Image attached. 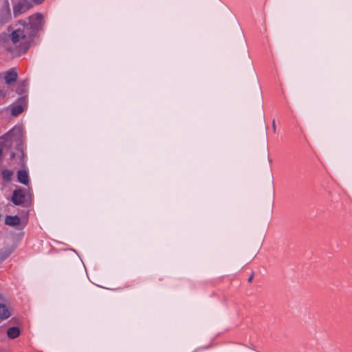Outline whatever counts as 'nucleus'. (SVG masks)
I'll return each mask as SVG.
<instances>
[{
    "label": "nucleus",
    "mask_w": 352,
    "mask_h": 352,
    "mask_svg": "<svg viewBox=\"0 0 352 352\" xmlns=\"http://www.w3.org/2000/svg\"><path fill=\"white\" fill-rule=\"evenodd\" d=\"M22 131L20 127H14L8 133L0 138V144L10 147L13 142L16 143L15 151L11 153V159L21 167L25 166L26 155L24 153V145L22 141Z\"/></svg>",
    "instance_id": "obj_1"
},
{
    "label": "nucleus",
    "mask_w": 352,
    "mask_h": 352,
    "mask_svg": "<svg viewBox=\"0 0 352 352\" xmlns=\"http://www.w3.org/2000/svg\"><path fill=\"white\" fill-rule=\"evenodd\" d=\"M28 27L18 28L9 36L6 35V49L14 54L24 53L29 47L32 37H29Z\"/></svg>",
    "instance_id": "obj_2"
},
{
    "label": "nucleus",
    "mask_w": 352,
    "mask_h": 352,
    "mask_svg": "<svg viewBox=\"0 0 352 352\" xmlns=\"http://www.w3.org/2000/svg\"><path fill=\"white\" fill-rule=\"evenodd\" d=\"M29 23L25 27H28L29 30V37H34L36 34L38 30L41 28L43 23V15L40 13L32 15L28 17ZM25 27V25L23 26Z\"/></svg>",
    "instance_id": "obj_3"
},
{
    "label": "nucleus",
    "mask_w": 352,
    "mask_h": 352,
    "mask_svg": "<svg viewBox=\"0 0 352 352\" xmlns=\"http://www.w3.org/2000/svg\"><path fill=\"white\" fill-rule=\"evenodd\" d=\"M34 5L29 0H21L13 6V14L14 17H18L19 15L25 13L31 9Z\"/></svg>",
    "instance_id": "obj_4"
},
{
    "label": "nucleus",
    "mask_w": 352,
    "mask_h": 352,
    "mask_svg": "<svg viewBox=\"0 0 352 352\" xmlns=\"http://www.w3.org/2000/svg\"><path fill=\"white\" fill-rule=\"evenodd\" d=\"M25 192L24 189L15 190L13 192L12 197V201L15 205H21L25 202Z\"/></svg>",
    "instance_id": "obj_5"
},
{
    "label": "nucleus",
    "mask_w": 352,
    "mask_h": 352,
    "mask_svg": "<svg viewBox=\"0 0 352 352\" xmlns=\"http://www.w3.org/2000/svg\"><path fill=\"white\" fill-rule=\"evenodd\" d=\"M10 316L6 298L0 294V319L4 320Z\"/></svg>",
    "instance_id": "obj_6"
},
{
    "label": "nucleus",
    "mask_w": 352,
    "mask_h": 352,
    "mask_svg": "<svg viewBox=\"0 0 352 352\" xmlns=\"http://www.w3.org/2000/svg\"><path fill=\"white\" fill-rule=\"evenodd\" d=\"M26 105V97L22 96L19 99V104L11 108V113L14 116H17L23 112Z\"/></svg>",
    "instance_id": "obj_7"
},
{
    "label": "nucleus",
    "mask_w": 352,
    "mask_h": 352,
    "mask_svg": "<svg viewBox=\"0 0 352 352\" xmlns=\"http://www.w3.org/2000/svg\"><path fill=\"white\" fill-rule=\"evenodd\" d=\"M1 12V20L3 22H8L12 19L11 10L8 0L5 1L4 5L2 6Z\"/></svg>",
    "instance_id": "obj_8"
},
{
    "label": "nucleus",
    "mask_w": 352,
    "mask_h": 352,
    "mask_svg": "<svg viewBox=\"0 0 352 352\" xmlns=\"http://www.w3.org/2000/svg\"><path fill=\"white\" fill-rule=\"evenodd\" d=\"M18 180L25 184L27 185L28 184L29 179H28V174L26 170H21L18 171Z\"/></svg>",
    "instance_id": "obj_9"
},
{
    "label": "nucleus",
    "mask_w": 352,
    "mask_h": 352,
    "mask_svg": "<svg viewBox=\"0 0 352 352\" xmlns=\"http://www.w3.org/2000/svg\"><path fill=\"white\" fill-rule=\"evenodd\" d=\"M5 223L6 225L15 226L19 224L20 219L17 216H7Z\"/></svg>",
    "instance_id": "obj_10"
},
{
    "label": "nucleus",
    "mask_w": 352,
    "mask_h": 352,
    "mask_svg": "<svg viewBox=\"0 0 352 352\" xmlns=\"http://www.w3.org/2000/svg\"><path fill=\"white\" fill-rule=\"evenodd\" d=\"M7 334L10 338L14 339L19 336L20 330L18 327H13L8 329Z\"/></svg>",
    "instance_id": "obj_11"
},
{
    "label": "nucleus",
    "mask_w": 352,
    "mask_h": 352,
    "mask_svg": "<svg viewBox=\"0 0 352 352\" xmlns=\"http://www.w3.org/2000/svg\"><path fill=\"white\" fill-rule=\"evenodd\" d=\"M14 251V248H5L0 250V262L7 258Z\"/></svg>",
    "instance_id": "obj_12"
},
{
    "label": "nucleus",
    "mask_w": 352,
    "mask_h": 352,
    "mask_svg": "<svg viewBox=\"0 0 352 352\" xmlns=\"http://www.w3.org/2000/svg\"><path fill=\"white\" fill-rule=\"evenodd\" d=\"M12 172L11 170H5L2 172L3 177L6 181L11 180L12 176Z\"/></svg>",
    "instance_id": "obj_13"
},
{
    "label": "nucleus",
    "mask_w": 352,
    "mask_h": 352,
    "mask_svg": "<svg viewBox=\"0 0 352 352\" xmlns=\"http://www.w3.org/2000/svg\"><path fill=\"white\" fill-rule=\"evenodd\" d=\"M6 34L0 35V45H3L5 48H6Z\"/></svg>",
    "instance_id": "obj_14"
},
{
    "label": "nucleus",
    "mask_w": 352,
    "mask_h": 352,
    "mask_svg": "<svg viewBox=\"0 0 352 352\" xmlns=\"http://www.w3.org/2000/svg\"><path fill=\"white\" fill-rule=\"evenodd\" d=\"M44 0H29L33 5L41 4Z\"/></svg>",
    "instance_id": "obj_15"
},
{
    "label": "nucleus",
    "mask_w": 352,
    "mask_h": 352,
    "mask_svg": "<svg viewBox=\"0 0 352 352\" xmlns=\"http://www.w3.org/2000/svg\"><path fill=\"white\" fill-rule=\"evenodd\" d=\"M0 81L2 82V76L0 75ZM6 91L0 89V96L4 97L6 96Z\"/></svg>",
    "instance_id": "obj_16"
},
{
    "label": "nucleus",
    "mask_w": 352,
    "mask_h": 352,
    "mask_svg": "<svg viewBox=\"0 0 352 352\" xmlns=\"http://www.w3.org/2000/svg\"><path fill=\"white\" fill-rule=\"evenodd\" d=\"M253 277H254V275H253V274H252V275L250 276V277L248 278V282H252V280H253Z\"/></svg>",
    "instance_id": "obj_17"
},
{
    "label": "nucleus",
    "mask_w": 352,
    "mask_h": 352,
    "mask_svg": "<svg viewBox=\"0 0 352 352\" xmlns=\"http://www.w3.org/2000/svg\"><path fill=\"white\" fill-rule=\"evenodd\" d=\"M273 129H274V130H275V129H276V127H275V122H274V121L273 122Z\"/></svg>",
    "instance_id": "obj_18"
},
{
    "label": "nucleus",
    "mask_w": 352,
    "mask_h": 352,
    "mask_svg": "<svg viewBox=\"0 0 352 352\" xmlns=\"http://www.w3.org/2000/svg\"><path fill=\"white\" fill-rule=\"evenodd\" d=\"M208 348H209V346H204V347H201V349H208Z\"/></svg>",
    "instance_id": "obj_19"
}]
</instances>
